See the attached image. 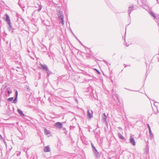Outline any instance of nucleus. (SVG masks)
Wrapping results in <instances>:
<instances>
[{
  "mask_svg": "<svg viewBox=\"0 0 159 159\" xmlns=\"http://www.w3.org/2000/svg\"><path fill=\"white\" fill-rule=\"evenodd\" d=\"M12 93V91L9 88H7L6 86H3L1 89V94H4L7 97L9 96Z\"/></svg>",
  "mask_w": 159,
  "mask_h": 159,
  "instance_id": "1",
  "label": "nucleus"
},
{
  "mask_svg": "<svg viewBox=\"0 0 159 159\" xmlns=\"http://www.w3.org/2000/svg\"><path fill=\"white\" fill-rule=\"evenodd\" d=\"M55 126L56 127L58 128L61 129L62 128V124L60 122H57L55 124Z\"/></svg>",
  "mask_w": 159,
  "mask_h": 159,
  "instance_id": "2",
  "label": "nucleus"
},
{
  "mask_svg": "<svg viewBox=\"0 0 159 159\" xmlns=\"http://www.w3.org/2000/svg\"><path fill=\"white\" fill-rule=\"evenodd\" d=\"M135 9V8L134 6H132L131 7H129V9L128 10V12L129 13V15L130 16V14L131 12L134 10Z\"/></svg>",
  "mask_w": 159,
  "mask_h": 159,
  "instance_id": "3",
  "label": "nucleus"
},
{
  "mask_svg": "<svg viewBox=\"0 0 159 159\" xmlns=\"http://www.w3.org/2000/svg\"><path fill=\"white\" fill-rule=\"evenodd\" d=\"M18 92L16 90L15 92V97L13 101V103L14 104H16L17 102V98L18 96Z\"/></svg>",
  "mask_w": 159,
  "mask_h": 159,
  "instance_id": "4",
  "label": "nucleus"
},
{
  "mask_svg": "<svg viewBox=\"0 0 159 159\" xmlns=\"http://www.w3.org/2000/svg\"><path fill=\"white\" fill-rule=\"evenodd\" d=\"M44 150L45 152H50V149L49 146H48L45 147L44 148Z\"/></svg>",
  "mask_w": 159,
  "mask_h": 159,
  "instance_id": "5",
  "label": "nucleus"
},
{
  "mask_svg": "<svg viewBox=\"0 0 159 159\" xmlns=\"http://www.w3.org/2000/svg\"><path fill=\"white\" fill-rule=\"evenodd\" d=\"M57 13L58 17L59 19L64 17L62 11H59L57 12Z\"/></svg>",
  "mask_w": 159,
  "mask_h": 159,
  "instance_id": "6",
  "label": "nucleus"
},
{
  "mask_svg": "<svg viewBox=\"0 0 159 159\" xmlns=\"http://www.w3.org/2000/svg\"><path fill=\"white\" fill-rule=\"evenodd\" d=\"M91 112H92V114L91 115V113L89 110H88L87 111V117L89 118H91L93 116V112L92 111H91Z\"/></svg>",
  "mask_w": 159,
  "mask_h": 159,
  "instance_id": "7",
  "label": "nucleus"
},
{
  "mask_svg": "<svg viewBox=\"0 0 159 159\" xmlns=\"http://www.w3.org/2000/svg\"><path fill=\"white\" fill-rule=\"evenodd\" d=\"M5 16H6V18L5 19V20L8 23V22L11 23L10 19L9 16L6 14L5 15Z\"/></svg>",
  "mask_w": 159,
  "mask_h": 159,
  "instance_id": "8",
  "label": "nucleus"
},
{
  "mask_svg": "<svg viewBox=\"0 0 159 159\" xmlns=\"http://www.w3.org/2000/svg\"><path fill=\"white\" fill-rule=\"evenodd\" d=\"M41 66L43 70H44L46 71L48 70V68L47 66L46 65L41 64Z\"/></svg>",
  "mask_w": 159,
  "mask_h": 159,
  "instance_id": "9",
  "label": "nucleus"
},
{
  "mask_svg": "<svg viewBox=\"0 0 159 159\" xmlns=\"http://www.w3.org/2000/svg\"><path fill=\"white\" fill-rule=\"evenodd\" d=\"M130 143L133 145H135L134 140V139L133 138H132L131 136L130 137Z\"/></svg>",
  "mask_w": 159,
  "mask_h": 159,
  "instance_id": "10",
  "label": "nucleus"
},
{
  "mask_svg": "<svg viewBox=\"0 0 159 159\" xmlns=\"http://www.w3.org/2000/svg\"><path fill=\"white\" fill-rule=\"evenodd\" d=\"M107 116L105 113L103 114V116H102V121L103 122H105L106 121Z\"/></svg>",
  "mask_w": 159,
  "mask_h": 159,
  "instance_id": "11",
  "label": "nucleus"
},
{
  "mask_svg": "<svg viewBox=\"0 0 159 159\" xmlns=\"http://www.w3.org/2000/svg\"><path fill=\"white\" fill-rule=\"evenodd\" d=\"M94 155L96 156V157H97L98 156L99 152H98L97 150L96 149H93V150Z\"/></svg>",
  "mask_w": 159,
  "mask_h": 159,
  "instance_id": "12",
  "label": "nucleus"
},
{
  "mask_svg": "<svg viewBox=\"0 0 159 159\" xmlns=\"http://www.w3.org/2000/svg\"><path fill=\"white\" fill-rule=\"evenodd\" d=\"M17 111L18 113L21 116H25L24 114L23 113L22 111L20 110V109H17Z\"/></svg>",
  "mask_w": 159,
  "mask_h": 159,
  "instance_id": "13",
  "label": "nucleus"
},
{
  "mask_svg": "<svg viewBox=\"0 0 159 159\" xmlns=\"http://www.w3.org/2000/svg\"><path fill=\"white\" fill-rule=\"evenodd\" d=\"M118 136L120 139H121L123 140L125 139V138L120 133H118Z\"/></svg>",
  "mask_w": 159,
  "mask_h": 159,
  "instance_id": "14",
  "label": "nucleus"
},
{
  "mask_svg": "<svg viewBox=\"0 0 159 159\" xmlns=\"http://www.w3.org/2000/svg\"><path fill=\"white\" fill-rule=\"evenodd\" d=\"M64 77H65L64 76H59L58 77V80L59 81H60L61 80H62V81L65 80L64 79H63V78Z\"/></svg>",
  "mask_w": 159,
  "mask_h": 159,
  "instance_id": "15",
  "label": "nucleus"
},
{
  "mask_svg": "<svg viewBox=\"0 0 159 159\" xmlns=\"http://www.w3.org/2000/svg\"><path fill=\"white\" fill-rule=\"evenodd\" d=\"M147 126H148V128L149 129V133L150 134V135L151 136L152 131H151V129L150 127V126H149V125L148 124H147Z\"/></svg>",
  "mask_w": 159,
  "mask_h": 159,
  "instance_id": "16",
  "label": "nucleus"
},
{
  "mask_svg": "<svg viewBox=\"0 0 159 159\" xmlns=\"http://www.w3.org/2000/svg\"><path fill=\"white\" fill-rule=\"evenodd\" d=\"M49 134V131L47 129H44V134L46 135H47Z\"/></svg>",
  "mask_w": 159,
  "mask_h": 159,
  "instance_id": "17",
  "label": "nucleus"
},
{
  "mask_svg": "<svg viewBox=\"0 0 159 159\" xmlns=\"http://www.w3.org/2000/svg\"><path fill=\"white\" fill-rule=\"evenodd\" d=\"M8 24L9 25V27L8 28V30L10 31L12 28L11 24V23L8 22Z\"/></svg>",
  "mask_w": 159,
  "mask_h": 159,
  "instance_id": "18",
  "label": "nucleus"
},
{
  "mask_svg": "<svg viewBox=\"0 0 159 159\" xmlns=\"http://www.w3.org/2000/svg\"><path fill=\"white\" fill-rule=\"evenodd\" d=\"M64 19V17L60 19H61V21L60 22V23H61V24L63 25H64V19Z\"/></svg>",
  "mask_w": 159,
  "mask_h": 159,
  "instance_id": "19",
  "label": "nucleus"
},
{
  "mask_svg": "<svg viewBox=\"0 0 159 159\" xmlns=\"http://www.w3.org/2000/svg\"><path fill=\"white\" fill-rule=\"evenodd\" d=\"M46 71L48 76H49L50 75V74L52 73L51 72V71L49 70L48 69V70H47Z\"/></svg>",
  "mask_w": 159,
  "mask_h": 159,
  "instance_id": "20",
  "label": "nucleus"
},
{
  "mask_svg": "<svg viewBox=\"0 0 159 159\" xmlns=\"http://www.w3.org/2000/svg\"><path fill=\"white\" fill-rule=\"evenodd\" d=\"M13 99V97L7 99V100L9 102H11Z\"/></svg>",
  "mask_w": 159,
  "mask_h": 159,
  "instance_id": "21",
  "label": "nucleus"
},
{
  "mask_svg": "<svg viewBox=\"0 0 159 159\" xmlns=\"http://www.w3.org/2000/svg\"><path fill=\"white\" fill-rule=\"evenodd\" d=\"M104 62H105V63L107 65V66H109L110 65H111L110 64V63L108 62L107 61H104Z\"/></svg>",
  "mask_w": 159,
  "mask_h": 159,
  "instance_id": "22",
  "label": "nucleus"
},
{
  "mask_svg": "<svg viewBox=\"0 0 159 159\" xmlns=\"http://www.w3.org/2000/svg\"><path fill=\"white\" fill-rule=\"evenodd\" d=\"M94 70L97 72L99 74H100V72L96 69L94 68Z\"/></svg>",
  "mask_w": 159,
  "mask_h": 159,
  "instance_id": "23",
  "label": "nucleus"
},
{
  "mask_svg": "<svg viewBox=\"0 0 159 159\" xmlns=\"http://www.w3.org/2000/svg\"><path fill=\"white\" fill-rule=\"evenodd\" d=\"M91 145H92V147L93 150V149H96L95 148V147L93 146V144L92 143Z\"/></svg>",
  "mask_w": 159,
  "mask_h": 159,
  "instance_id": "24",
  "label": "nucleus"
},
{
  "mask_svg": "<svg viewBox=\"0 0 159 159\" xmlns=\"http://www.w3.org/2000/svg\"><path fill=\"white\" fill-rule=\"evenodd\" d=\"M151 15L154 18H155L156 17V16H155L154 15V14L152 13V12H151Z\"/></svg>",
  "mask_w": 159,
  "mask_h": 159,
  "instance_id": "25",
  "label": "nucleus"
},
{
  "mask_svg": "<svg viewBox=\"0 0 159 159\" xmlns=\"http://www.w3.org/2000/svg\"><path fill=\"white\" fill-rule=\"evenodd\" d=\"M0 139L2 140L3 139V138L1 134H0Z\"/></svg>",
  "mask_w": 159,
  "mask_h": 159,
  "instance_id": "26",
  "label": "nucleus"
},
{
  "mask_svg": "<svg viewBox=\"0 0 159 159\" xmlns=\"http://www.w3.org/2000/svg\"><path fill=\"white\" fill-rule=\"evenodd\" d=\"M25 88L27 89H29V87L28 86L26 85V87H25Z\"/></svg>",
  "mask_w": 159,
  "mask_h": 159,
  "instance_id": "27",
  "label": "nucleus"
},
{
  "mask_svg": "<svg viewBox=\"0 0 159 159\" xmlns=\"http://www.w3.org/2000/svg\"><path fill=\"white\" fill-rule=\"evenodd\" d=\"M80 44L82 46H83V44H82V43L81 42H80Z\"/></svg>",
  "mask_w": 159,
  "mask_h": 159,
  "instance_id": "28",
  "label": "nucleus"
},
{
  "mask_svg": "<svg viewBox=\"0 0 159 159\" xmlns=\"http://www.w3.org/2000/svg\"><path fill=\"white\" fill-rule=\"evenodd\" d=\"M41 7L40 8H39V9H38V11H40V10H41Z\"/></svg>",
  "mask_w": 159,
  "mask_h": 159,
  "instance_id": "29",
  "label": "nucleus"
},
{
  "mask_svg": "<svg viewBox=\"0 0 159 159\" xmlns=\"http://www.w3.org/2000/svg\"><path fill=\"white\" fill-rule=\"evenodd\" d=\"M75 38L77 40L78 39V38H77V37L76 36H75Z\"/></svg>",
  "mask_w": 159,
  "mask_h": 159,
  "instance_id": "30",
  "label": "nucleus"
},
{
  "mask_svg": "<svg viewBox=\"0 0 159 159\" xmlns=\"http://www.w3.org/2000/svg\"><path fill=\"white\" fill-rule=\"evenodd\" d=\"M156 103H157V102H154V105L155 106V104Z\"/></svg>",
  "mask_w": 159,
  "mask_h": 159,
  "instance_id": "31",
  "label": "nucleus"
},
{
  "mask_svg": "<svg viewBox=\"0 0 159 159\" xmlns=\"http://www.w3.org/2000/svg\"><path fill=\"white\" fill-rule=\"evenodd\" d=\"M77 40L80 43V42H81L78 39Z\"/></svg>",
  "mask_w": 159,
  "mask_h": 159,
  "instance_id": "32",
  "label": "nucleus"
},
{
  "mask_svg": "<svg viewBox=\"0 0 159 159\" xmlns=\"http://www.w3.org/2000/svg\"><path fill=\"white\" fill-rule=\"evenodd\" d=\"M77 40L80 43V42H81L78 39Z\"/></svg>",
  "mask_w": 159,
  "mask_h": 159,
  "instance_id": "33",
  "label": "nucleus"
},
{
  "mask_svg": "<svg viewBox=\"0 0 159 159\" xmlns=\"http://www.w3.org/2000/svg\"><path fill=\"white\" fill-rule=\"evenodd\" d=\"M77 40L80 43V42H81L78 39Z\"/></svg>",
  "mask_w": 159,
  "mask_h": 159,
  "instance_id": "34",
  "label": "nucleus"
},
{
  "mask_svg": "<svg viewBox=\"0 0 159 159\" xmlns=\"http://www.w3.org/2000/svg\"><path fill=\"white\" fill-rule=\"evenodd\" d=\"M11 32V33H13V30H12Z\"/></svg>",
  "mask_w": 159,
  "mask_h": 159,
  "instance_id": "35",
  "label": "nucleus"
},
{
  "mask_svg": "<svg viewBox=\"0 0 159 159\" xmlns=\"http://www.w3.org/2000/svg\"><path fill=\"white\" fill-rule=\"evenodd\" d=\"M108 159H111V157H109V158H108Z\"/></svg>",
  "mask_w": 159,
  "mask_h": 159,
  "instance_id": "36",
  "label": "nucleus"
},
{
  "mask_svg": "<svg viewBox=\"0 0 159 159\" xmlns=\"http://www.w3.org/2000/svg\"><path fill=\"white\" fill-rule=\"evenodd\" d=\"M110 67H108V69H110Z\"/></svg>",
  "mask_w": 159,
  "mask_h": 159,
  "instance_id": "37",
  "label": "nucleus"
},
{
  "mask_svg": "<svg viewBox=\"0 0 159 159\" xmlns=\"http://www.w3.org/2000/svg\"><path fill=\"white\" fill-rule=\"evenodd\" d=\"M119 128H120V129H121V128H120V127H119Z\"/></svg>",
  "mask_w": 159,
  "mask_h": 159,
  "instance_id": "38",
  "label": "nucleus"
},
{
  "mask_svg": "<svg viewBox=\"0 0 159 159\" xmlns=\"http://www.w3.org/2000/svg\"><path fill=\"white\" fill-rule=\"evenodd\" d=\"M158 61H159V58L158 59Z\"/></svg>",
  "mask_w": 159,
  "mask_h": 159,
  "instance_id": "39",
  "label": "nucleus"
}]
</instances>
